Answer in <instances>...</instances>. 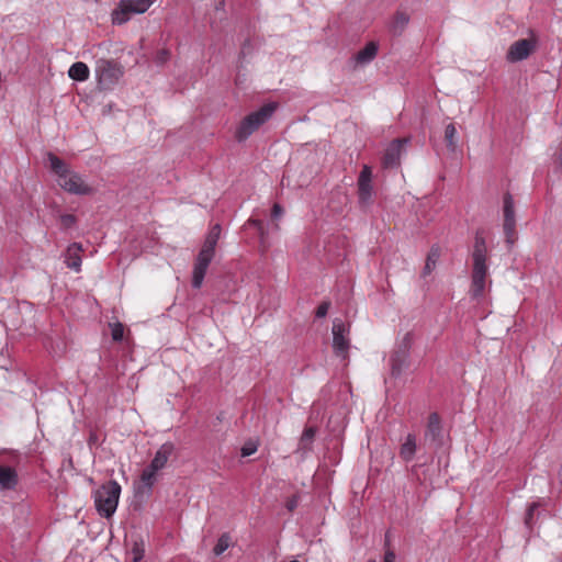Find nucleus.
Instances as JSON below:
<instances>
[{
	"instance_id": "nucleus-34",
	"label": "nucleus",
	"mask_w": 562,
	"mask_h": 562,
	"mask_svg": "<svg viewBox=\"0 0 562 562\" xmlns=\"http://www.w3.org/2000/svg\"><path fill=\"white\" fill-rule=\"evenodd\" d=\"M537 508H538V504L537 503H532V504L529 505V507L527 509V514H526V517H525V524L529 528H531V526H532L533 514H535Z\"/></svg>"
},
{
	"instance_id": "nucleus-42",
	"label": "nucleus",
	"mask_w": 562,
	"mask_h": 562,
	"mask_svg": "<svg viewBox=\"0 0 562 562\" xmlns=\"http://www.w3.org/2000/svg\"><path fill=\"white\" fill-rule=\"evenodd\" d=\"M259 233V236H260V239L261 241L265 240V237H266V229H265V225H260L258 228H256Z\"/></svg>"
},
{
	"instance_id": "nucleus-40",
	"label": "nucleus",
	"mask_w": 562,
	"mask_h": 562,
	"mask_svg": "<svg viewBox=\"0 0 562 562\" xmlns=\"http://www.w3.org/2000/svg\"><path fill=\"white\" fill-rule=\"evenodd\" d=\"M383 562H395V554L393 551H387L384 555Z\"/></svg>"
},
{
	"instance_id": "nucleus-38",
	"label": "nucleus",
	"mask_w": 562,
	"mask_h": 562,
	"mask_svg": "<svg viewBox=\"0 0 562 562\" xmlns=\"http://www.w3.org/2000/svg\"><path fill=\"white\" fill-rule=\"evenodd\" d=\"M170 57V52L168 49H161L158 52L156 60L158 64H165Z\"/></svg>"
},
{
	"instance_id": "nucleus-46",
	"label": "nucleus",
	"mask_w": 562,
	"mask_h": 562,
	"mask_svg": "<svg viewBox=\"0 0 562 562\" xmlns=\"http://www.w3.org/2000/svg\"><path fill=\"white\" fill-rule=\"evenodd\" d=\"M369 562H373V561H369Z\"/></svg>"
},
{
	"instance_id": "nucleus-25",
	"label": "nucleus",
	"mask_w": 562,
	"mask_h": 562,
	"mask_svg": "<svg viewBox=\"0 0 562 562\" xmlns=\"http://www.w3.org/2000/svg\"><path fill=\"white\" fill-rule=\"evenodd\" d=\"M440 257V248L438 246H432L428 252L426 263L423 270V277H426L431 273L435 269L437 261Z\"/></svg>"
},
{
	"instance_id": "nucleus-11",
	"label": "nucleus",
	"mask_w": 562,
	"mask_h": 562,
	"mask_svg": "<svg viewBox=\"0 0 562 562\" xmlns=\"http://www.w3.org/2000/svg\"><path fill=\"white\" fill-rule=\"evenodd\" d=\"M406 143L407 139H395L389 145L383 156L385 168H393L398 165L403 145Z\"/></svg>"
},
{
	"instance_id": "nucleus-43",
	"label": "nucleus",
	"mask_w": 562,
	"mask_h": 562,
	"mask_svg": "<svg viewBox=\"0 0 562 562\" xmlns=\"http://www.w3.org/2000/svg\"><path fill=\"white\" fill-rule=\"evenodd\" d=\"M259 233V236H260V239L261 241L265 240V237H266V229H265V225H260L258 228H256Z\"/></svg>"
},
{
	"instance_id": "nucleus-12",
	"label": "nucleus",
	"mask_w": 562,
	"mask_h": 562,
	"mask_svg": "<svg viewBox=\"0 0 562 562\" xmlns=\"http://www.w3.org/2000/svg\"><path fill=\"white\" fill-rule=\"evenodd\" d=\"M221 236V225L215 224L210 229L206 238L202 245V248L199 252L200 256L207 257L213 259L215 254V247Z\"/></svg>"
},
{
	"instance_id": "nucleus-3",
	"label": "nucleus",
	"mask_w": 562,
	"mask_h": 562,
	"mask_svg": "<svg viewBox=\"0 0 562 562\" xmlns=\"http://www.w3.org/2000/svg\"><path fill=\"white\" fill-rule=\"evenodd\" d=\"M276 104L268 103L247 115L236 131V138L239 142L247 139L255 131H257L265 122H267L276 110Z\"/></svg>"
},
{
	"instance_id": "nucleus-41",
	"label": "nucleus",
	"mask_w": 562,
	"mask_h": 562,
	"mask_svg": "<svg viewBox=\"0 0 562 562\" xmlns=\"http://www.w3.org/2000/svg\"><path fill=\"white\" fill-rule=\"evenodd\" d=\"M262 224H263V223H262L261 221H259V220H252V218L248 220V222H247V225H251V226H254V227H256V228H258V227H259L260 225H262Z\"/></svg>"
},
{
	"instance_id": "nucleus-7",
	"label": "nucleus",
	"mask_w": 562,
	"mask_h": 562,
	"mask_svg": "<svg viewBox=\"0 0 562 562\" xmlns=\"http://www.w3.org/2000/svg\"><path fill=\"white\" fill-rule=\"evenodd\" d=\"M537 48V40L533 37L521 38L514 42L506 54L509 63H517L527 59Z\"/></svg>"
},
{
	"instance_id": "nucleus-45",
	"label": "nucleus",
	"mask_w": 562,
	"mask_h": 562,
	"mask_svg": "<svg viewBox=\"0 0 562 562\" xmlns=\"http://www.w3.org/2000/svg\"><path fill=\"white\" fill-rule=\"evenodd\" d=\"M290 562H300V561H297V560H292V561H290Z\"/></svg>"
},
{
	"instance_id": "nucleus-10",
	"label": "nucleus",
	"mask_w": 562,
	"mask_h": 562,
	"mask_svg": "<svg viewBox=\"0 0 562 562\" xmlns=\"http://www.w3.org/2000/svg\"><path fill=\"white\" fill-rule=\"evenodd\" d=\"M425 441H429L431 446H435V448L442 446L441 419L437 413H431L428 417Z\"/></svg>"
},
{
	"instance_id": "nucleus-6",
	"label": "nucleus",
	"mask_w": 562,
	"mask_h": 562,
	"mask_svg": "<svg viewBox=\"0 0 562 562\" xmlns=\"http://www.w3.org/2000/svg\"><path fill=\"white\" fill-rule=\"evenodd\" d=\"M349 325L345 324L341 319L335 318L333 322V349L337 357L346 360L350 348L349 340Z\"/></svg>"
},
{
	"instance_id": "nucleus-33",
	"label": "nucleus",
	"mask_w": 562,
	"mask_h": 562,
	"mask_svg": "<svg viewBox=\"0 0 562 562\" xmlns=\"http://www.w3.org/2000/svg\"><path fill=\"white\" fill-rule=\"evenodd\" d=\"M258 445L255 441H248L241 447V456L248 457L257 451Z\"/></svg>"
},
{
	"instance_id": "nucleus-30",
	"label": "nucleus",
	"mask_w": 562,
	"mask_h": 562,
	"mask_svg": "<svg viewBox=\"0 0 562 562\" xmlns=\"http://www.w3.org/2000/svg\"><path fill=\"white\" fill-rule=\"evenodd\" d=\"M111 335L114 341H121L124 336V327L121 323H115L111 325Z\"/></svg>"
},
{
	"instance_id": "nucleus-26",
	"label": "nucleus",
	"mask_w": 562,
	"mask_h": 562,
	"mask_svg": "<svg viewBox=\"0 0 562 562\" xmlns=\"http://www.w3.org/2000/svg\"><path fill=\"white\" fill-rule=\"evenodd\" d=\"M47 160L49 162V168L57 175L58 179L68 171L66 164L56 155L48 153Z\"/></svg>"
},
{
	"instance_id": "nucleus-37",
	"label": "nucleus",
	"mask_w": 562,
	"mask_h": 562,
	"mask_svg": "<svg viewBox=\"0 0 562 562\" xmlns=\"http://www.w3.org/2000/svg\"><path fill=\"white\" fill-rule=\"evenodd\" d=\"M299 502H300V496L299 495H293L291 498H289L285 503V507L289 512H293L297 505H299Z\"/></svg>"
},
{
	"instance_id": "nucleus-1",
	"label": "nucleus",
	"mask_w": 562,
	"mask_h": 562,
	"mask_svg": "<svg viewBox=\"0 0 562 562\" xmlns=\"http://www.w3.org/2000/svg\"><path fill=\"white\" fill-rule=\"evenodd\" d=\"M472 276L470 295L474 300L483 296L487 283V246L482 229H477L474 236V245L471 254Z\"/></svg>"
},
{
	"instance_id": "nucleus-18",
	"label": "nucleus",
	"mask_w": 562,
	"mask_h": 562,
	"mask_svg": "<svg viewBox=\"0 0 562 562\" xmlns=\"http://www.w3.org/2000/svg\"><path fill=\"white\" fill-rule=\"evenodd\" d=\"M417 450V439L414 434H408L400 448V457L409 462L414 459Z\"/></svg>"
},
{
	"instance_id": "nucleus-23",
	"label": "nucleus",
	"mask_w": 562,
	"mask_h": 562,
	"mask_svg": "<svg viewBox=\"0 0 562 562\" xmlns=\"http://www.w3.org/2000/svg\"><path fill=\"white\" fill-rule=\"evenodd\" d=\"M503 205V224H516L514 200L510 193L504 195Z\"/></svg>"
},
{
	"instance_id": "nucleus-44",
	"label": "nucleus",
	"mask_w": 562,
	"mask_h": 562,
	"mask_svg": "<svg viewBox=\"0 0 562 562\" xmlns=\"http://www.w3.org/2000/svg\"><path fill=\"white\" fill-rule=\"evenodd\" d=\"M224 8V0H216V11H221Z\"/></svg>"
},
{
	"instance_id": "nucleus-36",
	"label": "nucleus",
	"mask_w": 562,
	"mask_h": 562,
	"mask_svg": "<svg viewBox=\"0 0 562 562\" xmlns=\"http://www.w3.org/2000/svg\"><path fill=\"white\" fill-rule=\"evenodd\" d=\"M133 562H139L144 557V550L135 543L132 549Z\"/></svg>"
},
{
	"instance_id": "nucleus-28",
	"label": "nucleus",
	"mask_w": 562,
	"mask_h": 562,
	"mask_svg": "<svg viewBox=\"0 0 562 562\" xmlns=\"http://www.w3.org/2000/svg\"><path fill=\"white\" fill-rule=\"evenodd\" d=\"M231 546V537L228 533H223L218 540L215 547L213 548V553L215 555H221L224 551H226Z\"/></svg>"
},
{
	"instance_id": "nucleus-4",
	"label": "nucleus",
	"mask_w": 562,
	"mask_h": 562,
	"mask_svg": "<svg viewBox=\"0 0 562 562\" xmlns=\"http://www.w3.org/2000/svg\"><path fill=\"white\" fill-rule=\"evenodd\" d=\"M154 0H121L111 13L113 24H125L132 15L145 13Z\"/></svg>"
},
{
	"instance_id": "nucleus-31",
	"label": "nucleus",
	"mask_w": 562,
	"mask_h": 562,
	"mask_svg": "<svg viewBox=\"0 0 562 562\" xmlns=\"http://www.w3.org/2000/svg\"><path fill=\"white\" fill-rule=\"evenodd\" d=\"M414 340V335L412 331H407L402 338L401 344L398 345L397 350H406L409 353V349L412 347Z\"/></svg>"
},
{
	"instance_id": "nucleus-19",
	"label": "nucleus",
	"mask_w": 562,
	"mask_h": 562,
	"mask_svg": "<svg viewBox=\"0 0 562 562\" xmlns=\"http://www.w3.org/2000/svg\"><path fill=\"white\" fill-rule=\"evenodd\" d=\"M378 44L375 42L368 43L362 49L355 55L357 64L366 65L372 61L378 54Z\"/></svg>"
},
{
	"instance_id": "nucleus-5",
	"label": "nucleus",
	"mask_w": 562,
	"mask_h": 562,
	"mask_svg": "<svg viewBox=\"0 0 562 562\" xmlns=\"http://www.w3.org/2000/svg\"><path fill=\"white\" fill-rule=\"evenodd\" d=\"M123 67L108 59H99L95 66L98 85L102 90L112 89L123 76Z\"/></svg>"
},
{
	"instance_id": "nucleus-22",
	"label": "nucleus",
	"mask_w": 562,
	"mask_h": 562,
	"mask_svg": "<svg viewBox=\"0 0 562 562\" xmlns=\"http://www.w3.org/2000/svg\"><path fill=\"white\" fill-rule=\"evenodd\" d=\"M89 68L82 61H77L72 64L68 70V75L71 79L77 81H85L89 78Z\"/></svg>"
},
{
	"instance_id": "nucleus-2",
	"label": "nucleus",
	"mask_w": 562,
	"mask_h": 562,
	"mask_svg": "<svg viewBox=\"0 0 562 562\" xmlns=\"http://www.w3.org/2000/svg\"><path fill=\"white\" fill-rule=\"evenodd\" d=\"M121 486L116 481H109L93 493L95 509L100 516L110 518L116 510Z\"/></svg>"
},
{
	"instance_id": "nucleus-20",
	"label": "nucleus",
	"mask_w": 562,
	"mask_h": 562,
	"mask_svg": "<svg viewBox=\"0 0 562 562\" xmlns=\"http://www.w3.org/2000/svg\"><path fill=\"white\" fill-rule=\"evenodd\" d=\"M317 429L314 426L306 427L300 438L299 445H297V451L305 453L306 451H310L312 448V443L315 439Z\"/></svg>"
},
{
	"instance_id": "nucleus-21",
	"label": "nucleus",
	"mask_w": 562,
	"mask_h": 562,
	"mask_svg": "<svg viewBox=\"0 0 562 562\" xmlns=\"http://www.w3.org/2000/svg\"><path fill=\"white\" fill-rule=\"evenodd\" d=\"M409 22V15L405 12L398 11L394 14L390 24L393 34L400 35Z\"/></svg>"
},
{
	"instance_id": "nucleus-35",
	"label": "nucleus",
	"mask_w": 562,
	"mask_h": 562,
	"mask_svg": "<svg viewBox=\"0 0 562 562\" xmlns=\"http://www.w3.org/2000/svg\"><path fill=\"white\" fill-rule=\"evenodd\" d=\"M329 307H330V302L324 301L323 303H321L316 310V317H318V318L325 317L328 313Z\"/></svg>"
},
{
	"instance_id": "nucleus-24",
	"label": "nucleus",
	"mask_w": 562,
	"mask_h": 562,
	"mask_svg": "<svg viewBox=\"0 0 562 562\" xmlns=\"http://www.w3.org/2000/svg\"><path fill=\"white\" fill-rule=\"evenodd\" d=\"M445 142L448 150L454 153L458 147L457 128L454 124L450 123L445 128Z\"/></svg>"
},
{
	"instance_id": "nucleus-17",
	"label": "nucleus",
	"mask_w": 562,
	"mask_h": 562,
	"mask_svg": "<svg viewBox=\"0 0 562 562\" xmlns=\"http://www.w3.org/2000/svg\"><path fill=\"white\" fill-rule=\"evenodd\" d=\"M18 484V474L15 470L8 465H0V488L12 490Z\"/></svg>"
},
{
	"instance_id": "nucleus-32",
	"label": "nucleus",
	"mask_w": 562,
	"mask_h": 562,
	"mask_svg": "<svg viewBox=\"0 0 562 562\" xmlns=\"http://www.w3.org/2000/svg\"><path fill=\"white\" fill-rule=\"evenodd\" d=\"M60 225L63 228L68 229L76 224V217L72 214H63L59 217Z\"/></svg>"
},
{
	"instance_id": "nucleus-15",
	"label": "nucleus",
	"mask_w": 562,
	"mask_h": 562,
	"mask_svg": "<svg viewBox=\"0 0 562 562\" xmlns=\"http://www.w3.org/2000/svg\"><path fill=\"white\" fill-rule=\"evenodd\" d=\"M408 352L406 350H395L390 357L391 374L393 376H400L406 368Z\"/></svg>"
},
{
	"instance_id": "nucleus-9",
	"label": "nucleus",
	"mask_w": 562,
	"mask_h": 562,
	"mask_svg": "<svg viewBox=\"0 0 562 562\" xmlns=\"http://www.w3.org/2000/svg\"><path fill=\"white\" fill-rule=\"evenodd\" d=\"M57 182L64 190L74 194H89L92 191L78 173L69 170Z\"/></svg>"
},
{
	"instance_id": "nucleus-39",
	"label": "nucleus",
	"mask_w": 562,
	"mask_h": 562,
	"mask_svg": "<svg viewBox=\"0 0 562 562\" xmlns=\"http://www.w3.org/2000/svg\"><path fill=\"white\" fill-rule=\"evenodd\" d=\"M283 214V209L281 207L280 204L276 203L273 206H272V211H271V216L273 218H279L281 217Z\"/></svg>"
},
{
	"instance_id": "nucleus-16",
	"label": "nucleus",
	"mask_w": 562,
	"mask_h": 562,
	"mask_svg": "<svg viewBox=\"0 0 562 562\" xmlns=\"http://www.w3.org/2000/svg\"><path fill=\"white\" fill-rule=\"evenodd\" d=\"M172 451H173V445L172 443H169V442L164 443L157 450V452H156V454H155V457L151 460L149 465L153 469H156L157 471H159L160 469H162L166 465V463H167L169 457L171 456Z\"/></svg>"
},
{
	"instance_id": "nucleus-14",
	"label": "nucleus",
	"mask_w": 562,
	"mask_h": 562,
	"mask_svg": "<svg viewBox=\"0 0 562 562\" xmlns=\"http://www.w3.org/2000/svg\"><path fill=\"white\" fill-rule=\"evenodd\" d=\"M81 251H82L81 244L74 243L67 248V250L65 252L66 266L69 269L75 270L76 272L80 271V267H81L80 254H81Z\"/></svg>"
},
{
	"instance_id": "nucleus-29",
	"label": "nucleus",
	"mask_w": 562,
	"mask_h": 562,
	"mask_svg": "<svg viewBox=\"0 0 562 562\" xmlns=\"http://www.w3.org/2000/svg\"><path fill=\"white\" fill-rule=\"evenodd\" d=\"M504 234L506 237V243L509 247L516 243L518 236L516 232V224H503Z\"/></svg>"
},
{
	"instance_id": "nucleus-27",
	"label": "nucleus",
	"mask_w": 562,
	"mask_h": 562,
	"mask_svg": "<svg viewBox=\"0 0 562 562\" xmlns=\"http://www.w3.org/2000/svg\"><path fill=\"white\" fill-rule=\"evenodd\" d=\"M157 472L158 471L156 469H153L150 465L144 469L140 476V481L144 484V486H146L148 490H150L154 483L156 482Z\"/></svg>"
},
{
	"instance_id": "nucleus-8",
	"label": "nucleus",
	"mask_w": 562,
	"mask_h": 562,
	"mask_svg": "<svg viewBox=\"0 0 562 562\" xmlns=\"http://www.w3.org/2000/svg\"><path fill=\"white\" fill-rule=\"evenodd\" d=\"M358 200L362 209L372 204L373 187L372 171L369 166H363L358 178Z\"/></svg>"
},
{
	"instance_id": "nucleus-13",
	"label": "nucleus",
	"mask_w": 562,
	"mask_h": 562,
	"mask_svg": "<svg viewBox=\"0 0 562 562\" xmlns=\"http://www.w3.org/2000/svg\"><path fill=\"white\" fill-rule=\"evenodd\" d=\"M212 261L211 258L198 255L193 271H192V286L195 289L201 288L207 267Z\"/></svg>"
}]
</instances>
